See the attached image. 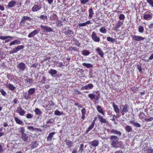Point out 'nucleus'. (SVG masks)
<instances>
[{"instance_id":"1","label":"nucleus","mask_w":153,"mask_h":153,"mask_svg":"<svg viewBox=\"0 0 153 153\" xmlns=\"http://www.w3.org/2000/svg\"><path fill=\"white\" fill-rule=\"evenodd\" d=\"M120 113L123 115H124L125 113H127L128 111V107L127 104L121 105L120 106Z\"/></svg>"},{"instance_id":"2","label":"nucleus","mask_w":153,"mask_h":153,"mask_svg":"<svg viewBox=\"0 0 153 153\" xmlns=\"http://www.w3.org/2000/svg\"><path fill=\"white\" fill-rule=\"evenodd\" d=\"M110 139L111 141V145L112 147H116L115 145L119 140V137L116 136L112 135L110 137Z\"/></svg>"},{"instance_id":"3","label":"nucleus","mask_w":153,"mask_h":153,"mask_svg":"<svg viewBox=\"0 0 153 153\" xmlns=\"http://www.w3.org/2000/svg\"><path fill=\"white\" fill-rule=\"evenodd\" d=\"M17 67L19 72H22L26 68V65L23 62H20L17 65Z\"/></svg>"},{"instance_id":"4","label":"nucleus","mask_w":153,"mask_h":153,"mask_svg":"<svg viewBox=\"0 0 153 153\" xmlns=\"http://www.w3.org/2000/svg\"><path fill=\"white\" fill-rule=\"evenodd\" d=\"M152 14L150 12H146L144 14L143 18L146 20H150L152 18Z\"/></svg>"},{"instance_id":"5","label":"nucleus","mask_w":153,"mask_h":153,"mask_svg":"<svg viewBox=\"0 0 153 153\" xmlns=\"http://www.w3.org/2000/svg\"><path fill=\"white\" fill-rule=\"evenodd\" d=\"M131 37L132 39L135 41H140L146 39L145 38L137 35H133L131 36Z\"/></svg>"},{"instance_id":"6","label":"nucleus","mask_w":153,"mask_h":153,"mask_svg":"<svg viewBox=\"0 0 153 153\" xmlns=\"http://www.w3.org/2000/svg\"><path fill=\"white\" fill-rule=\"evenodd\" d=\"M32 19L30 17L26 16H24L22 17L20 22V24L22 26H24L25 24V21H26L28 20L31 21Z\"/></svg>"},{"instance_id":"7","label":"nucleus","mask_w":153,"mask_h":153,"mask_svg":"<svg viewBox=\"0 0 153 153\" xmlns=\"http://www.w3.org/2000/svg\"><path fill=\"white\" fill-rule=\"evenodd\" d=\"M91 37L92 39L95 42H99L100 41V38L97 36L96 33L94 32H92Z\"/></svg>"},{"instance_id":"8","label":"nucleus","mask_w":153,"mask_h":153,"mask_svg":"<svg viewBox=\"0 0 153 153\" xmlns=\"http://www.w3.org/2000/svg\"><path fill=\"white\" fill-rule=\"evenodd\" d=\"M40 31L39 29H36L30 33L28 35L29 38H31L34 37L35 35L38 34Z\"/></svg>"},{"instance_id":"9","label":"nucleus","mask_w":153,"mask_h":153,"mask_svg":"<svg viewBox=\"0 0 153 153\" xmlns=\"http://www.w3.org/2000/svg\"><path fill=\"white\" fill-rule=\"evenodd\" d=\"M112 107L114 111L117 114L120 113V108H119L118 106L116 105L114 102L112 103Z\"/></svg>"},{"instance_id":"10","label":"nucleus","mask_w":153,"mask_h":153,"mask_svg":"<svg viewBox=\"0 0 153 153\" xmlns=\"http://www.w3.org/2000/svg\"><path fill=\"white\" fill-rule=\"evenodd\" d=\"M42 8L41 5H35L32 8V11L33 12H36L39 11Z\"/></svg>"},{"instance_id":"11","label":"nucleus","mask_w":153,"mask_h":153,"mask_svg":"<svg viewBox=\"0 0 153 153\" xmlns=\"http://www.w3.org/2000/svg\"><path fill=\"white\" fill-rule=\"evenodd\" d=\"M24 47V46L22 45L18 46L15 48H14L13 50L11 51V53H16L18 51L23 49Z\"/></svg>"},{"instance_id":"12","label":"nucleus","mask_w":153,"mask_h":153,"mask_svg":"<svg viewBox=\"0 0 153 153\" xmlns=\"http://www.w3.org/2000/svg\"><path fill=\"white\" fill-rule=\"evenodd\" d=\"M16 111L18 114L21 116H24L25 114L24 110L21 107H18L17 108Z\"/></svg>"},{"instance_id":"13","label":"nucleus","mask_w":153,"mask_h":153,"mask_svg":"<svg viewBox=\"0 0 153 153\" xmlns=\"http://www.w3.org/2000/svg\"><path fill=\"white\" fill-rule=\"evenodd\" d=\"M5 85L7 88L11 91H13L16 88L13 85L10 83H8V82L5 84Z\"/></svg>"},{"instance_id":"14","label":"nucleus","mask_w":153,"mask_h":153,"mask_svg":"<svg viewBox=\"0 0 153 153\" xmlns=\"http://www.w3.org/2000/svg\"><path fill=\"white\" fill-rule=\"evenodd\" d=\"M40 27L42 29L46 32H51L53 31V30L51 27L47 26H44L42 25H41Z\"/></svg>"},{"instance_id":"15","label":"nucleus","mask_w":153,"mask_h":153,"mask_svg":"<svg viewBox=\"0 0 153 153\" xmlns=\"http://www.w3.org/2000/svg\"><path fill=\"white\" fill-rule=\"evenodd\" d=\"M116 147H114L115 148H120L121 149L124 148V146L123 145V143L122 141H120L117 142L116 144L115 145Z\"/></svg>"},{"instance_id":"16","label":"nucleus","mask_w":153,"mask_h":153,"mask_svg":"<svg viewBox=\"0 0 153 153\" xmlns=\"http://www.w3.org/2000/svg\"><path fill=\"white\" fill-rule=\"evenodd\" d=\"M93 87V85L92 84H89L87 85L81 87V89L82 90L90 89H92Z\"/></svg>"},{"instance_id":"17","label":"nucleus","mask_w":153,"mask_h":153,"mask_svg":"<svg viewBox=\"0 0 153 153\" xmlns=\"http://www.w3.org/2000/svg\"><path fill=\"white\" fill-rule=\"evenodd\" d=\"M17 1L16 0H12L10 1L7 5V7L9 8L14 7L16 4Z\"/></svg>"},{"instance_id":"18","label":"nucleus","mask_w":153,"mask_h":153,"mask_svg":"<svg viewBox=\"0 0 153 153\" xmlns=\"http://www.w3.org/2000/svg\"><path fill=\"white\" fill-rule=\"evenodd\" d=\"M57 71L54 69H50L48 71V73L52 76H54V75L56 74Z\"/></svg>"},{"instance_id":"19","label":"nucleus","mask_w":153,"mask_h":153,"mask_svg":"<svg viewBox=\"0 0 153 153\" xmlns=\"http://www.w3.org/2000/svg\"><path fill=\"white\" fill-rule=\"evenodd\" d=\"M91 146L96 147L98 145L99 142L98 140H94L90 143Z\"/></svg>"},{"instance_id":"20","label":"nucleus","mask_w":153,"mask_h":153,"mask_svg":"<svg viewBox=\"0 0 153 153\" xmlns=\"http://www.w3.org/2000/svg\"><path fill=\"white\" fill-rule=\"evenodd\" d=\"M97 109L98 112L103 115H104V111H103L101 106L98 105H97Z\"/></svg>"},{"instance_id":"21","label":"nucleus","mask_w":153,"mask_h":153,"mask_svg":"<svg viewBox=\"0 0 153 153\" xmlns=\"http://www.w3.org/2000/svg\"><path fill=\"white\" fill-rule=\"evenodd\" d=\"M55 134V132H52L50 133L47 137V140L48 141H51L53 135Z\"/></svg>"},{"instance_id":"22","label":"nucleus","mask_w":153,"mask_h":153,"mask_svg":"<svg viewBox=\"0 0 153 153\" xmlns=\"http://www.w3.org/2000/svg\"><path fill=\"white\" fill-rule=\"evenodd\" d=\"M20 43V41L19 40L16 39L10 42L9 44V45L11 46L13 45L19 44Z\"/></svg>"},{"instance_id":"23","label":"nucleus","mask_w":153,"mask_h":153,"mask_svg":"<svg viewBox=\"0 0 153 153\" xmlns=\"http://www.w3.org/2000/svg\"><path fill=\"white\" fill-rule=\"evenodd\" d=\"M97 52L98 54L101 57H102L104 55V53L101 49L99 48H97L95 49Z\"/></svg>"},{"instance_id":"24","label":"nucleus","mask_w":153,"mask_h":153,"mask_svg":"<svg viewBox=\"0 0 153 153\" xmlns=\"http://www.w3.org/2000/svg\"><path fill=\"white\" fill-rule=\"evenodd\" d=\"M98 117L99 119V120L100 122L102 123H106L107 122V121L106 120V119L103 118V117L100 116V115H98Z\"/></svg>"},{"instance_id":"25","label":"nucleus","mask_w":153,"mask_h":153,"mask_svg":"<svg viewBox=\"0 0 153 153\" xmlns=\"http://www.w3.org/2000/svg\"><path fill=\"white\" fill-rule=\"evenodd\" d=\"M21 138L25 142L26 141L28 138V135L25 133L23 134H22Z\"/></svg>"},{"instance_id":"26","label":"nucleus","mask_w":153,"mask_h":153,"mask_svg":"<svg viewBox=\"0 0 153 153\" xmlns=\"http://www.w3.org/2000/svg\"><path fill=\"white\" fill-rule=\"evenodd\" d=\"M95 124L94 120H93L90 126L89 127L88 129L86 130V132L88 133L90 130H91L93 128Z\"/></svg>"},{"instance_id":"27","label":"nucleus","mask_w":153,"mask_h":153,"mask_svg":"<svg viewBox=\"0 0 153 153\" xmlns=\"http://www.w3.org/2000/svg\"><path fill=\"white\" fill-rule=\"evenodd\" d=\"M111 132L112 134H116L117 135L120 136L121 134V132L119 131L115 130H111Z\"/></svg>"},{"instance_id":"28","label":"nucleus","mask_w":153,"mask_h":153,"mask_svg":"<svg viewBox=\"0 0 153 153\" xmlns=\"http://www.w3.org/2000/svg\"><path fill=\"white\" fill-rule=\"evenodd\" d=\"M123 24L122 22L119 20L115 25L114 28L117 30Z\"/></svg>"},{"instance_id":"29","label":"nucleus","mask_w":153,"mask_h":153,"mask_svg":"<svg viewBox=\"0 0 153 153\" xmlns=\"http://www.w3.org/2000/svg\"><path fill=\"white\" fill-rule=\"evenodd\" d=\"M89 16L88 18L90 19L93 16L94 13L92 8H90L88 10Z\"/></svg>"},{"instance_id":"30","label":"nucleus","mask_w":153,"mask_h":153,"mask_svg":"<svg viewBox=\"0 0 153 153\" xmlns=\"http://www.w3.org/2000/svg\"><path fill=\"white\" fill-rule=\"evenodd\" d=\"M65 33L68 36H71V35L74 34V32L70 30H68L65 31Z\"/></svg>"},{"instance_id":"31","label":"nucleus","mask_w":153,"mask_h":153,"mask_svg":"<svg viewBox=\"0 0 153 153\" xmlns=\"http://www.w3.org/2000/svg\"><path fill=\"white\" fill-rule=\"evenodd\" d=\"M99 31L102 33L105 34L107 32V30L104 27H102L100 28Z\"/></svg>"},{"instance_id":"32","label":"nucleus","mask_w":153,"mask_h":153,"mask_svg":"<svg viewBox=\"0 0 153 153\" xmlns=\"http://www.w3.org/2000/svg\"><path fill=\"white\" fill-rule=\"evenodd\" d=\"M91 23L90 20L88 21L83 23H81L79 24V25L80 27H83L85 26H86L87 25H89V24Z\"/></svg>"},{"instance_id":"33","label":"nucleus","mask_w":153,"mask_h":153,"mask_svg":"<svg viewBox=\"0 0 153 153\" xmlns=\"http://www.w3.org/2000/svg\"><path fill=\"white\" fill-rule=\"evenodd\" d=\"M14 120L16 123L22 125L23 123L22 121L19 119L17 117H15L14 118Z\"/></svg>"},{"instance_id":"34","label":"nucleus","mask_w":153,"mask_h":153,"mask_svg":"<svg viewBox=\"0 0 153 153\" xmlns=\"http://www.w3.org/2000/svg\"><path fill=\"white\" fill-rule=\"evenodd\" d=\"M35 92V89L34 88H32L30 89L28 91L29 94L31 95L33 94Z\"/></svg>"},{"instance_id":"35","label":"nucleus","mask_w":153,"mask_h":153,"mask_svg":"<svg viewBox=\"0 0 153 153\" xmlns=\"http://www.w3.org/2000/svg\"><path fill=\"white\" fill-rule=\"evenodd\" d=\"M82 65L87 68H89L93 67V65L90 63H84L82 64Z\"/></svg>"},{"instance_id":"36","label":"nucleus","mask_w":153,"mask_h":153,"mask_svg":"<svg viewBox=\"0 0 153 153\" xmlns=\"http://www.w3.org/2000/svg\"><path fill=\"white\" fill-rule=\"evenodd\" d=\"M130 123L136 127H140L141 126L140 124L138 123H137L134 122L133 121H131Z\"/></svg>"},{"instance_id":"37","label":"nucleus","mask_w":153,"mask_h":153,"mask_svg":"<svg viewBox=\"0 0 153 153\" xmlns=\"http://www.w3.org/2000/svg\"><path fill=\"white\" fill-rule=\"evenodd\" d=\"M38 144H37V142L34 141L32 142L31 144V146L32 149H33L37 147Z\"/></svg>"},{"instance_id":"38","label":"nucleus","mask_w":153,"mask_h":153,"mask_svg":"<svg viewBox=\"0 0 153 153\" xmlns=\"http://www.w3.org/2000/svg\"><path fill=\"white\" fill-rule=\"evenodd\" d=\"M13 37L12 36H0V39L2 40H6L8 38H13Z\"/></svg>"},{"instance_id":"39","label":"nucleus","mask_w":153,"mask_h":153,"mask_svg":"<svg viewBox=\"0 0 153 153\" xmlns=\"http://www.w3.org/2000/svg\"><path fill=\"white\" fill-rule=\"evenodd\" d=\"M66 144L68 146V147L70 148L72 146V143L70 140H65Z\"/></svg>"},{"instance_id":"40","label":"nucleus","mask_w":153,"mask_h":153,"mask_svg":"<svg viewBox=\"0 0 153 153\" xmlns=\"http://www.w3.org/2000/svg\"><path fill=\"white\" fill-rule=\"evenodd\" d=\"M138 30L139 33H143L144 31V27L141 25L139 26L138 27Z\"/></svg>"},{"instance_id":"41","label":"nucleus","mask_w":153,"mask_h":153,"mask_svg":"<svg viewBox=\"0 0 153 153\" xmlns=\"http://www.w3.org/2000/svg\"><path fill=\"white\" fill-rule=\"evenodd\" d=\"M54 114L56 115L61 116L63 115V111L61 112L57 110H56L55 111Z\"/></svg>"},{"instance_id":"42","label":"nucleus","mask_w":153,"mask_h":153,"mask_svg":"<svg viewBox=\"0 0 153 153\" xmlns=\"http://www.w3.org/2000/svg\"><path fill=\"white\" fill-rule=\"evenodd\" d=\"M34 112L35 113V114L37 115H40L42 114L41 110L37 108H35L34 110Z\"/></svg>"},{"instance_id":"43","label":"nucleus","mask_w":153,"mask_h":153,"mask_svg":"<svg viewBox=\"0 0 153 153\" xmlns=\"http://www.w3.org/2000/svg\"><path fill=\"white\" fill-rule=\"evenodd\" d=\"M27 128L30 130L32 131H37L39 130V128H34L32 126H29L27 127Z\"/></svg>"},{"instance_id":"44","label":"nucleus","mask_w":153,"mask_h":153,"mask_svg":"<svg viewBox=\"0 0 153 153\" xmlns=\"http://www.w3.org/2000/svg\"><path fill=\"white\" fill-rule=\"evenodd\" d=\"M125 129L126 131L130 132L132 130V128L131 127L127 125L125 127Z\"/></svg>"},{"instance_id":"45","label":"nucleus","mask_w":153,"mask_h":153,"mask_svg":"<svg viewBox=\"0 0 153 153\" xmlns=\"http://www.w3.org/2000/svg\"><path fill=\"white\" fill-rule=\"evenodd\" d=\"M82 54L83 55L88 56L90 54V52L87 50H85L82 51Z\"/></svg>"},{"instance_id":"46","label":"nucleus","mask_w":153,"mask_h":153,"mask_svg":"<svg viewBox=\"0 0 153 153\" xmlns=\"http://www.w3.org/2000/svg\"><path fill=\"white\" fill-rule=\"evenodd\" d=\"M33 80L32 79H31L30 78H27L25 80V82L26 83L28 82L30 85L33 82Z\"/></svg>"},{"instance_id":"47","label":"nucleus","mask_w":153,"mask_h":153,"mask_svg":"<svg viewBox=\"0 0 153 153\" xmlns=\"http://www.w3.org/2000/svg\"><path fill=\"white\" fill-rule=\"evenodd\" d=\"M88 96L89 98L91 100L94 99L95 97V95L93 94H90L88 95Z\"/></svg>"},{"instance_id":"48","label":"nucleus","mask_w":153,"mask_h":153,"mask_svg":"<svg viewBox=\"0 0 153 153\" xmlns=\"http://www.w3.org/2000/svg\"><path fill=\"white\" fill-rule=\"evenodd\" d=\"M19 131L22 134H23L25 133H24L25 132V129L23 127H21L19 129Z\"/></svg>"},{"instance_id":"49","label":"nucleus","mask_w":153,"mask_h":153,"mask_svg":"<svg viewBox=\"0 0 153 153\" xmlns=\"http://www.w3.org/2000/svg\"><path fill=\"white\" fill-rule=\"evenodd\" d=\"M107 40L108 41L111 42H113L115 40V39H113L112 38H111L110 37H107Z\"/></svg>"},{"instance_id":"50","label":"nucleus","mask_w":153,"mask_h":153,"mask_svg":"<svg viewBox=\"0 0 153 153\" xmlns=\"http://www.w3.org/2000/svg\"><path fill=\"white\" fill-rule=\"evenodd\" d=\"M147 2L150 5L152 8H153V0H146Z\"/></svg>"},{"instance_id":"51","label":"nucleus","mask_w":153,"mask_h":153,"mask_svg":"<svg viewBox=\"0 0 153 153\" xmlns=\"http://www.w3.org/2000/svg\"><path fill=\"white\" fill-rule=\"evenodd\" d=\"M57 26L59 27H61L62 25V22L61 21L58 20L56 22Z\"/></svg>"},{"instance_id":"52","label":"nucleus","mask_w":153,"mask_h":153,"mask_svg":"<svg viewBox=\"0 0 153 153\" xmlns=\"http://www.w3.org/2000/svg\"><path fill=\"white\" fill-rule=\"evenodd\" d=\"M54 122V120L53 119H50L47 120L46 123L47 124L52 123Z\"/></svg>"},{"instance_id":"53","label":"nucleus","mask_w":153,"mask_h":153,"mask_svg":"<svg viewBox=\"0 0 153 153\" xmlns=\"http://www.w3.org/2000/svg\"><path fill=\"white\" fill-rule=\"evenodd\" d=\"M40 19L43 20H45L47 19V17L46 16L42 15H40L39 17Z\"/></svg>"},{"instance_id":"54","label":"nucleus","mask_w":153,"mask_h":153,"mask_svg":"<svg viewBox=\"0 0 153 153\" xmlns=\"http://www.w3.org/2000/svg\"><path fill=\"white\" fill-rule=\"evenodd\" d=\"M0 92L3 96H5L7 95L6 92L2 89H0Z\"/></svg>"},{"instance_id":"55","label":"nucleus","mask_w":153,"mask_h":153,"mask_svg":"<svg viewBox=\"0 0 153 153\" xmlns=\"http://www.w3.org/2000/svg\"><path fill=\"white\" fill-rule=\"evenodd\" d=\"M29 94H27V93H25V94L24 95V97L25 98L26 100H28V99H30V97L29 96Z\"/></svg>"},{"instance_id":"56","label":"nucleus","mask_w":153,"mask_h":153,"mask_svg":"<svg viewBox=\"0 0 153 153\" xmlns=\"http://www.w3.org/2000/svg\"><path fill=\"white\" fill-rule=\"evenodd\" d=\"M84 146V145L83 144H81L80 145L79 152L80 153H82L83 150V148Z\"/></svg>"},{"instance_id":"57","label":"nucleus","mask_w":153,"mask_h":153,"mask_svg":"<svg viewBox=\"0 0 153 153\" xmlns=\"http://www.w3.org/2000/svg\"><path fill=\"white\" fill-rule=\"evenodd\" d=\"M26 117L27 119H30L33 117V115L30 114H28L26 115Z\"/></svg>"},{"instance_id":"58","label":"nucleus","mask_w":153,"mask_h":153,"mask_svg":"<svg viewBox=\"0 0 153 153\" xmlns=\"http://www.w3.org/2000/svg\"><path fill=\"white\" fill-rule=\"evenodd\" d=\"M56 15L55 14H53L51 15L50 17V19L51 20H54L55 18L56 17Z\"/></svg>"},{"instance_id":"59","label":"nucleus","mask_w":153,"mask_h":153,"mask_svg":"<svg viewBox=\"0 0 153 153\" xmlns=\"http://www.w3.org/2000/svg\"><path fill=\"white\" fill-rule=\"evenodd\" d=\"M69 50L71 51H77L78 50L75 47H71L69 48Z\"/></svg>"},{"instance_id":"60","label":"nucleus","mask_w":153,"mask_h":153,"mask_svg":"<svg viewBox=\"0 0 153 153\" xmlns=\"http://www.w3.org/2000/svg\"><path fill=\"white\" fill-rule=\"evenodd\" d=\"M125 18V16L123 14H121L120 15L119 17V19L120 20H124Z\"/></svg>"},{"instance_id":"61","label":"nucleus","mask_w":153,"mask_h":153,"mask_svg":"<svg viewBox=\"0 0 153 153\" xmlns=\"http://www.w3.org/2000/svg\"><path fill=\"white\" fill-rule=\"evenodd\" d=\"M137 68L140 72L141 73H142V68H141V66L140 65H137Z\"/></svg>"},{"instance_id":"62","label":"nucleus","mask_w":153,"mask_h":153,"mask_svg":"<svg viewBox=\"0 0 153 153\" xmlns=\"http://www.w3.org/2000/svg\"><path fill=\"white\" fill-rule=\"evenodd\" d=\"M89 1V0H81V3L82 4H85Z\"/></svg>"},{"instance_id":"63","label":"nucleus","mask_w":153,"mask_h":153,"mask_svg":"<svg viewBox=\"0 0 153 153\" xmlns=\"http://www.w3.org/2000/svg\"><path fill=\"white\" fill-rule=\"evenodd\" d=\"M153 152V149H149L147 150L146 153H152Z\"/></svg>"},{"instance_id":"64","label":"nucleus","mask_w":153,"mask_h":153,"mask_svg":"<svg viewBox=\"0 0 153 153\" xmlns=\"http://www.w3.org/2000/svg\"><path fill=\"white\" fill-rule=\"evenodd\" d=\"M46 80V78L45 77L43 76L42 78V79L41 80V82L42 83H44L45 82Z\"/></svg>"}]
</instances>
